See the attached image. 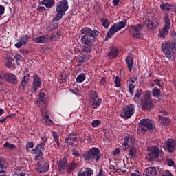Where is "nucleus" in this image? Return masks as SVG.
Masks as SVG:
<instances>
[{
    "label": "nucleus",
    "instance_id": "obj_1",
    "mask_svg": "<svg viewBox=\"0 0 176 176\" xmlns=\"http://www.w3.org/2000/svg\"><path fill=\"white\" fill-rule=\"evenodd\" d=\"M81 42L83 45L82 52L84 53H90L93 50V43L97 39V36L100 35V32L96 29L91 30L90 28L85 27L80 30Z\"/></svg>",
    "mask_w": 176,
    "mask_h": 176
},
{
    "label": "nucleus",
    "instance_id": "obj_2",
    "mask_svg": "<svg viewBox=\"0 0 176 176\" xmlns=\"http://www.w3.org/2000/svg\"><path fill=\"white\" fill-rule=\"evenodd\" d=\"M162 52L170 61L175 60L176 41H165L161 45Z\"/></svg>",
    "mask_w": 176,
    "mask_h": 176
},
{
    "label": "nucleus",
    "instance_id": "obj_3",
    "mask_svg": "<svg viewBox=\"0 0 176 176\" xmlns=\"http://www.w3.org/2000/svg\"><path fill=\"white\" fill-rule=\"evenodd\" d=\"M101 156H102L101 151L97 147L91 148L82 154V157L85 160L91 162L92 163H98L100 159H101Z\"/></svg>",
    "mask_w": 176,
    "mask_h": 176
},
{
    "label": "nucleus",
    "instance_id": "obj_4",
    "mask_svg": "<svg viewBox=\"0 0 176 176\" xmlns=\"http://www.w3.org/2000/svg\"><path fill=\"white\" fill-rule=\"evenodd\" d=\"M69 6H68V0H62L56 3V15L54 17V21H59L65 16V12L68 10Z\"/></svg>",
    "mask_w": 176,
    "mask_h": 176
},
{
    "label": "nucleus",
    "instance_id": "obj_5",
    "mask_svg": "<svg viewBox=\"0 0 176 176\" xmlns=\"http://www.w3.org/2000/svg\"><path fill=\"white\" fill-rule=\"evenodd\" d=\"M47 143V138L46 137H41V142L35 146L32 150L31 153L34 156V160H41L42 156H43V151H45V146Z\"/></svg>",
    "mask_w": 176,
    "mask_h": 176
},
{
    "label": "nucleus",
    "instance_id": "obj_6",
    "mask_svg": "<svg viewBox=\"0 0 176 176\" xmlns=\"http://www.w3.org/2000/svg\"><path fill=\"white\" fill-rule=\"evenodd\" d=\"M153 121L151 119H142L138 126V134H144L146 131H153Z\"/></svg>",
    "mask_w": 176,
    "mask_h": 176
},
{
    "label": "nucleus",
    "instance_id": "obj_7",
    "mask_svg": "<svg viewBox=\"0 0 176 176\" xmlns=\"http://www.w3.org/2000/svg\"><path fill=\"white\" fill-rule=\"evenodd\" d=\"M127 25V20L124 19L122 21H120L117 23H114L109 30L105 36V41H108L112 36L115 35L116 32L120 31L122 28H124Z\"/></svg>",
    "mask_w": 176,
    "mask_h": 176
},
{
    "label": "nucleus",
    "instance_id": "obj_8",
    "mask_svg": "<svg viewBox=\"0 0 176 176\" xmlns=\"http://www.w3.org/2000/svg\"><path fill=\"white\" fill-rule=\"evenodd\" d=\"M135 112V107L134 104L126 105L122 109L120 116L122 119H130Z\"/></svg>",
    "mask_w": 176,
    "mask_h": 176
},
{
    "label": "nucleus",
    "instance_id": "obj_9",
    "mask_svg": "<svg viewBox=\"0 0 176 176\" xmlns=\"http://www.w3.org/2000/svg\"><path fill=\"white\" fill-rule=\"evenodd\" d=\"M176 148V141L173 138L168 139L164 143V149L169 153H173Z\"/></svg>",
    "mask_w": 176,
    "mask_h": 176
},
{
    "label": "nucleus",
    "instance_id": "obj_10",
    "mask_svg": "<svg viewBox=\"0 0 176 176\" xmlns=\"http://www.w3.org/2000/svg\"><path fill=\"white\" fill-rule=\"evenodd\" d=\"M159 156H160V150L157 146H153L148 153L147 157L148 160L153 162V160L159 159Z\"/></svg>",
    "mask_w": 176,
    "mask_h": 176
},
{
    "label": "nucleus",
    "instance_id": "obj_11",
    "mask_svg": "<svg viewBox=\"0 0 176 176\" xmlns=\"http://www.w3.org/2000/svg\"><path fill=\"white\" fill-rule=\"evenodd\" d=\"M135 136L132 134H128L124 139V142L122 143L123 146H124V151H127L129 146L131 145H135Z\"/></svg>",
    "mask_w": 176,
    "mask_h": 176
},
{
    "label": "nucleus",
    "instance_id": "obj_12",
    "mask_svg": "<svg viewBox=\"0 0 176 176\" xmlns=\"http://www.w3.org/2000/svg\"><path fill=\"white\" fill-rule=\"evenodd\" d=\"M142 25L138 24L135 26H131L129 29V32L131 34L133 38L135 39H140L141 38V29Z\"/></svg>",
    "mask_w": 176,
    "mask_h": 176
},
{
    "label": "nucleus",
    "instance_id": "obj_13",
    "mask_svg": "<svg viewBox=\"0 0 176 176\" xmlns=\"http://www.w3.org/2000/svg\"><path fill=\"white\" fill-rule=\"evenodd\" d=\"M31 77V73L28 70V68L25 69L24 76L22 78L21 85L19 86V89H22L24 90L27 87V83L30 82V78Z\"/></svg>",
    "mask_w": 176,
    "mask_h": 176
},
{
    "label": "nucleus",
    "instance_id": "obj_14",
    "mask_svg": "<svg viewBox=\"0 0 176 176\" xmlns=\"http://www.w3.org/2000/svg\"><path fill=\"white\" fill-rule=\"evenodd\" d=\"M42 87V80H41V77H39L38 74H34L33 76V82L32 89L34 93L38 89Z\"/></svg>",
    "mask_w": 176,
    "mask_h": 176
},
{
    "label": "nucleus",
    "instance_id": "obj_15",
    "mask_svg": "<svg viewBox=\"0 0 176 176\" xmlns=\"http://www.w3.org/2000/svg\"><path fill=\"white\" fill-rule=\"evenodd\" d=\"M153 107V102L152 98H142V108L144 112L150 111Z\"/></svg>",
    "mask_w": 176,
    "mask_h": 176
},
{
    "label": "nucleus",
    "instance_id": "obj_16",
    "mask_svg": "<svg viewBox=\"0 0 176 176\" xmlns=\"http://www.w3.org/2000/svg\"><path fill=\"white\" fill-rule=\"evenodd\" d=\"M30 38L28 34H25L21 36L18 40L17 42L14 44L15 47L16 49H21V47L23 46H26L27 42H28L29 39Z\"/></svg>",
    "mask_w": 176,
    "mask_h": 176
},
{
    "label": "nucleus",
    "instance_id": "obj_17",
    "mask_svg": "<svg viewBox=\"0 0 176 176\" xmlns=\"http://www.w3.org/2000/svg\"><path fill=\"white\" fill-rule=\"evenodd\" d=\"M67 162H68V158L67 157H63L61 158L58 164V168L59 173L64 174L67 171Z\"/></svg>",
    "mask_w": 176,
    "mask_h": 176
},
{
    "label": "nucleus",
    "instance_id": "obj_18",
    "mask_svg": "<svg viewBox=\"0 0 176 176\" xmlns=\"http://www.w3.org/2000/svg\"><path fill=\"white\" fill-rule=\"evenodd\" d=\"M144 176H160V170L155 167H149L143 173Z\"/></svg>",
    "mask_w": 176,
    "mask_h": 176
},
{
    "label": "nucleus",
    "instance_id": "obj_19",
    "mask_svg": "<svg viewBox=\"0 0 176 176\" xmlns=\"http://www.w3.org/2000/svg\"><path fill=\"white\" fill-rule=\"evenodd\" d=\"M3 78L8 83H11V85H16L17 83V76L12 73H6L3 74Z\"/></svg>",
    "mask_w": 176,
    "mask_h": 176
},
{
    "label": "nucleus",
    "instance_id": "obj_20",
    "mask_svg": "<svg viewBox=\"0 0 176 176\" xmlns=\"http://www.w3.org/2000/svg\"><path fill=\"white\" fill-rule=\"evenodd\" d=\"M41 116L43 118L42 122L45 126H50L54 124V122L50 118V117L49 116V114H47V113L42 111Z\"/></svg>",
    "mask_w": 176,
    "mask_h": 176
},
{
    "label": "nucleus",
    "instance_id": "obj_21",
    "mask_svg": "<svg viewBox=\"0 0 176 176\" xmlns=\"http://www.w3.org/2000/svg\"><path fill=\"white\" fill-rule=\"evenodd\" d=\"M102 104V99L101 98H97L89 101V108L92 109H97Z\"/></svg>",
    "mask_w": 176,
    "mask_h": 176
},
{
    "label": "nucleus",
    "instance_id": "obj_22",
    "mask_svg": "<svg viewBox=\"0 0 176 176\" xmlns=\"http://www.w3.org/2000/svg\"><path fill=\"white\" fill-rule=\"evenodd\" d=\"M78 167H79V164L73 161L70 164H67L66 171L67 174H71V173H72V171H75Z\"/></svg>",
    "mask_w": 176,
    "mask_h": 176
},
{
    "label": "nucleus",
    "instance_id": "obj_23",
    "mask_svg": "<svg viewBox=\"0 0 176 176\" xmlns=\"http://www.w3.org/2000/svg\"><path fill=\"white\" fill-rule=\"evenodd\" d=\"M118 56H119V50L116 47H113L108 54L109 60H113V58H116Z\"/></svg>",
    "mask_w": 176,
    "mask_h": 176
},
{
    "label": "nucleus",
    "instance_id": "obj_24",
    "mask_svg": "<svg viewBox=\"0 0 176 176\" xmlns=\"http://www.w3.org/2000/svg\"><path fill=\"white\" fill-rule=\"evenodd\" d=\"M126 63L127 64L128 69L131 72L134 65V57L131 55H128L126 58Z\"/></svg>",
    "mask_w": 176,
    "mask_h": 176
},
{
    "label": "nucleus",
    "instance_id": "obj_25",
    "mask_svg": "<svg viewBox=\"0 0 176 176\" xmlns=\"http://www.w3.org/2000/svg\"><path fill=\"white\" fill-rule=\"evenodd\" d=\"M160 9L162 10V12H170V10L173 11V9H174V6L173 3L168 4L162 2L160 5Z\"/></svg>",
    "mask_w": 176,
    "mask_h": 176
},
{
    "label": "nucleus",
    "instance_id": "obj_26",
    "mask_svg": "<svg viewBox=\"0 0 176 176\" xmlns=\"http://www.w3.org/2000/svg\"><path fill=\"white\" fill-rule=\"evenodd\" d=\"M159 25V20L157 19H153V20L148 21L147 23V27L149 30H156Z\"/></svg>",
    "mask_w": 176,
    "mask_h": 176
},
{
    "label": "nucleus",
    "instance_id": "obj_27",
    "mask_svg": "<svg viewBox=\"0 0 176 176\" xmlns=\"http://www.w3.org/2000/svg\"><path fill=\"white\" fill-rule=\"evenodd\" d=\"M49 166H50L49 163L44 162L43 164H41L38 166L37 170H38V172L42 173H47L49 171Z\"/></svg>",
    "mask_w": 176,
    "mask_h": 176
},
{
    "label": "nucleus",
    "instance_id": "obj_28",
    "mask_svg": "<svg viewBox=\"0 0 176 176\" xmlns=\"http://www.w3.org/2000/svg\"><path fill=\"white\" fill-rule=\"evenodd\" d=\"M76 140H78L77 137L69 135L68 137L65 140V142L70 146H74V144L76 142Z\"/></svg>",
    "mask_w": 176,
    "mask_h": 176
},
{
    "label": "nucleus",
    "instance_id": "obj_29",
    "mask_svg": "<svg viewBox=\"0 0 176 176\" xmlns=\"http://www.w3.org/2000/svg\"><path fill=\"white\" fill-rule=\"evenodd\" d=\"M40 4L43 5L47 8H50L56 5V1L54 0H43L41 1Z\"/></svg>",
    "mask_w": 176,
    "mask_h": 176
},
{
    "label": "nucleus",
    "instance_id": "obj_30",
    "mask_svg": "<svg viewBox=\"0 0 176 176\" xmlns=\"http://www.w3.org/2000/svg\"><path fill=\"white\" fill-rule=\"evenodd\" d=\"M52 134L57 148L58 149H61V144L60 143V138L58 137V133L56 131H52Z\"/></svg>",
    "mask_w": 176,
    "mask_h": 176
},
{
    "label": "nucleus",
    "instance_id": "obj_31",
    "mask_svg": "<svg viewBox=\"0 0 176 176\" xmlns=\"http://www.w3.org/2000/svg\"><path fill=\"white\" fill-rule=\"evenodd\" d=\"M47 97L46 96V94L41 92L38 95V98L36 100L38 105H42V104H45V100H46Z\"/></svg>",
    "mask_w": 176,
    "mask_h": 176
},
{
    "label": "nucleus",
    "instance_id": "obj_32",
    "mask_svg": "<svg viewBox=\"0 0 176 176\" xmlns=\"http://www.w3.org/2000/svg\"><path fill=\"white\" fill-rule=\"evenodd\" d=\"M94 173L93 169L87 168L84 171H80L78 176H91Z\"/></svg>",
    "mask_w": 176,
    "mask_h": 176
},
{
    "label": "nucleus",
    "instance_id": "obj_33",
    "mask_svg": "<svg viewBox=\"0 0 176 176\" xmlns=\"http://www.w3.org/2000/svg\"><path fill=\"white\" fill-rule=\"evenodd\" d=\"M8 168V164L4 158H0V174L5 173V170Z\"/></svg>",
    "mask_w": 176,
    "mask_h": 176
},
{
    "label": "nucleus",
    "instance_id": "obj_34",
    "mask_svg": "<svg viewBox=\"0 0 176 176\" xmlns=\"http://www.w3.org/2000/svg\"><path fill=\"white\" fill-rule=\"evenodd\" d=\"M56 21H54V18L52 22L47 27V31L52 32L57 29V27H58V23H56Z\"/></svg>",
    "mask_w": 176,
    "mask_h": 176
},
{
    "label": "nucleus",
    "instance_id": "obj_35",
    "mask_svg": "<svg viewBox=\"0 0 176 176\" xmlns=\"http://www.w3.org/2000/svg\"><path fill=\"white\" fill-rule=\"evenodd\" d=\"M159 120L163 126L167 127L168 124H170V118H164L162 116H159Z\"/></svg>",
    "mask_w": 176,
    "mask_h": 176
},
{
    "label": "nucleus",
    "instance_id": "obj_36",
    "mask_svg": "<svg viewBox=\"0 0 176 176\" xmlns=\"http://www.w3.org/2000/svg\"><path fill=\"white\" fill-rule=\"evenodd\" d=\"M168 31H170V29L162 28L161 30H160L158 36L160 38H166V36L168 35Z\"/></svg>",
    "mask_w": 176,
    "mask_h": 176
},
{
    "label": "nucleus",
    "instance_id": "obj_37",
    "mask_svg": "<svg viewBox=\"0 0 176 176\" xmlns=\"http://www.w3.org/2000/svg\"><path fill=\"white\" fill-rule=\"evenodd\" d=\"M46 41H47V36H46L45 35H42L38 37H36L34 39V41L36 43H46Z\"/></svg>",
    "mask_w": 176,
    "mask_h": 176
},
{
    "label": "nucleus",
    "instance_id": "obj_38",
    "mask_svg": "<svg viewBox=\"0 0 176 176\" xmlns=\"http://www.w3.org/2000/svg\"><path fill=\"white\" fill-rule=\"evenodd\" d=\"M128 149L129 151L130 157H135V155H137V148H135V144L129 146Z\"/></svg>",
    "mask_w": 176,
    "mask_h": 176
},
{
    "label": "nucleus",
    "instance_id": "obj_39",
    "mask_svg": "<svg viewBox=\"0 0 176 176\" xmlns=\"http://www.w3.org/2000/svg\"><path fill=\"white\" fill-rule=\"evenodd\" d=\"M98 98V92L97 91L91 90L89 91V96L88 98V101H91Z\"/></svg>",
    "mask_w": 176,
    "mask_h": 176
},
{
    "label": "nucleus",
    "instance_id": "obj_40",
    "mask_svg": "<svg viewBox=\"0 0 176 176\" xmlns=\"http://www.w3.org/2000/svg\"><path fill=\"white\" fill-rule=\"evenodd\" d=\"M151 93L153 94V96H154L155 98H159V97L162 96V91H160V89L157 87H154L152 89Z\"/></svg>",
    "mask_w": 176,
    "mask_h": 176
},
{
    "label": "nucleus",
    "instance_id": "obj_41",
    "mask_svg": "<svg viewBox=\"0 0 176 176\" xmlns=\"http://www.w3.org/2000/svg\"><path fill=\"white\" fill-rule=\"evenodd\" d=\"M164 23H165V25L164 28L170 30V28L171 27V19H170V16H168V15H166L164 17Z\"/></svg>",
    "mask_w": 176,
    "mask_h": 176
},
{
    "label": "nucleus",
    "instance_id": "obj_42",
    "mask_svg": "<svg viewBox=\"0 0 176 176\" xmlns=\"http://www.w3.org/2000/svg\"><path fill=\"white\" fill-rule=\"evenodd\" d=\"M85 79H86V75L82 73L77 76L76 82L78 83H82V82H85Z\"/></svg>",
    "mask_w": 176,
    "mask_h": 176
},
{
    "label": "nucleus",
    "instance_id": "obj_43",
    "mask_svg": "<svg viewBox=\"0 0 176 176\" xmlns=\"http://www.w3.org/2000/svg\"><path fill=\"white\" fill-rule=\"evenodd\" d=\"M100 21L102 23V25L105 28H108L109 27V21L107 18H101Z\"/></svg>",
    "mask_w": 176,
    "mask_h": 176
},
{
    "label": "nucleus",
    "instance_id": "obj_44",
    "mask_svg": "<svg viewBox=\"0 0 176 176\" xmlns=\"http://www.w3.org/2000/svg\"><path fill=\"white\" fill-rule=\"evenodd\" d=\"M3 148H8V149H10L11 151L16 149V145L12 144L10 143H9V142H6L3 145Z\"/></svg>",
    "mask_w": 176,
    "mask_h": 176
},
{
    "label": "nucleus",
    "instance_id": "obj_45",
    "mask_svg": "<svg viewBox=\"0 0 176 176\" xmlns=\"http://www.w3.org/2000/svg\"><path fill=\"white\" fill-rule=\"evenodd\" d=\"M141 94H142V89H138L133 100L135 102H137V101H138V100H140V98H141Z\"/></svg>",
    "mask_w": 176,
    "mask_h": 176
},
{
    "label": "nucleus",
    "instance_id": "obj_46",
    "mask_svg": "<svg viewBox=\"0 0 176 176\" xmlns=\"http://www.w3.org/2000/svg\"><path fill=\"white\" fill-rule=\"evenodd\" d=\"M92 127H98L99 126H101V120H94L91 122Z\"/></svg>",
    "mask_w": 176,
    "mask_h": 176
},
{
    "label": "nucleus",
    "instance_id": "obj_47",
    "mask_svg": "<svg viewBox=\"0 0 176 176\" xmlns=\"http://www.w3.org/2000/svg\"><path fill=\"white\" fill-rule=\"evenodd\" d=\"M72 154L73 156H75V157H82V155L79 153V151L75 148L72 149Z\"/></svg>",
    "mask_w": 176,
    "mask_h": 176
},
{
    "label": "nucleus",
    "instance_id": "obj_48",
    "mask_svg": "<svg viewBox=\"0 0 176 176\" xmlns=\"http://www.w3.org/2000/svg\"><path fill=\"white\" fill-rule=\"evenodd\" d=\"M134 89H135V85L133 84L131 82H129V90L130 94H131V96H133V94L134 93Z\"/></svg>",
    "mask_w": 176,
    "mask_h": 176
},
{
    "label": "nucleus",
    "instance_id": "obj_49",
    "mask_svg": "<svg viewBox=\"0 0 176 176\" xmlns=\"http://www.w3.org/2000/svg\"><path fill=\"white\" fill-rule=\"evenodd\" d=\"M88 60H89V56L86 55L80 56L79 63H86V61H88Z\"/></svg>",
    "mask_w": 176,
    "mask_h": 176
},
{
    "label": "nucleus",
    "instance_id": "obj_50",
    "mask_svg": "<svg viewBox=\"0 0 176 176\" xmlns=\"http://www.w3.org/2000/svg\"><path fill=\"white\" fill-rule=\"evenodd\" d=\"M153 82H155L156 86H159L160 87H163V85H164L162 82V80L160 79H155L153 80Z\"/></svg>",
    "mask_w": 176,
    "mask_h": 176
},
{
    "label": "nucleus",
    "instance_id": "obj_51",
    "mask_svg": "<svg viewBox=\"0 0 176 176\" xmlns=\"http://www.w3.org/2000/svg\"><path fill=\"white\" fill-rule=\"evenodd\" d=\"M114 83L116 87H120V86H122V84H120V78H119V76H116Z\"/></svg>",
    "mask_w": 176,
    "mask_h": 176
},
{
    "label": "nucleus",
    "instance_id": "obj_52",
    "mask_svg": "<svg viewBox=\"0 0 176 176\" xmlns=\"http://www.w3.org/2000/svg\"><path fill=\"white\" fill-rule=\"evenodd\" d=\"M14 58L17 65H20V60H21V55L16 54L14 56Z\"/></svg>",
    "mask_w": 176,
    "mask_h": 176
},
{
    "label": "nucleus",
    "instance_id": "obj_53",
    "mask_svg": "<svg viewBox=\"0 0 176 176\" xmlns=\"http://www.w3.org/2000/svg\"><path fill=\"white\" fill-rule=\"evenodd\" d=\"M166 163L169 167H173L175 165V162L171 159L166 160Z\"/></svg>",
    "mask_w": 176,
    "mask_h": 176
},
{
    "label": "nucleus",
    "instance_id": "obj_54",
    "mask_svg": "<svg viewBox=\"0 0 176 176\" xmlns=\"http://www.w3.org/2000/svg\"><path fill=\"white\" fill-rule=\"evenodd\" d=\"M29 148H30V149H32V148H34V142H29L28 143H27L26 151H28Z\"/></svg>",
    "mask_w": 176,
    "mask_h": 176
},
{
    "label": "nucleus",
    "instance_id": "obj_55",
    "mask_svg": "<svg viewBox=\"0 0 176 176\" xmlns=\"http://www.w3.org/2000/svg\"><path fill=\"white\" fill-rule=\"evenodd\" d=\"M5 14V7L2 5H0V19Z\"/></svg>",
    "mask_w": 176,
    "mask_h": 176
},
{
    "label": "nucleus",
    "instance_id": "obj_56",
    "mask_svg": "<svg viewBox=\"0 0 176 176\" xmlns=\"http://www.w3.org/2000/svg\"><path fill=\"white\" fill-rule=\"evenodd\" d=\"M142 98H151V91L147 90L144 92V96Z\"/></svg>",
    "mask_w": 176,
    "mask_h": 176
},
{
    "label": "nucleus",
    "instance_id": "obj_57",
    "mask_svg": "<svg viewBox=\"0 0 176 176\" xmlns=\"http://www.w3.org/2000/svg\"><path fill=\"white\" fill-rule=\"evenodd\" d=\"M72 93L76 94V96H79V88L75 87L74 89H71Z\"/></svg>",
    "mask_w": 176,
    "mask_h": 176
},
{
    "label": "nucleus",
    "instance_id": "obj_58",
    "mask_svg": "<svg viewBox=\"0 0 176 176\" xmlns=\"http://www.w3.org/2000/svg\"><path fill=\"white\" fill-rule=\"evenodd\" d=\"M45 10H46V8H45L44 6H38L37 7V12H39V13H41L42 12H45Z\"/></svg>",
    "mask_w": 176,
    "mask_h": 176
},
{
    "label": "nucleus",
    "instance_id": "obj_59",
    "mask_svg": "<svg viewBox=\"0 0 176 176\" xmlns=\"http://www.w3.org/2000/svg\"><path fill=\"white\" fill-rule=\"evenodd\" d=\"M129 83H132L133 85H137L138 83V81H137V78L133 77L130 79Z\"/></svg>",
    "mask_w": 176,
    "mask_h": 176
},
{
    "label": "nucleus",
    "instance_id": "obj_60",
    "mask_svg": "<svg viewBox=\"0 0 176 176\" xmlns=\"http://www.w3.org/2000/svg\"><path fill=\"white\" fill-rule=\"evenodd\" d=\"M4 82H3V73L0 72V86H3Z\"/></svg>",
    "mask_w": 176,
    "mask_h": 176
},
{
    "label": "nucleus",
    "instance_id": "obj_61",
    "mask_svg": "<svg viewBox=\"0 0 176 176\" xmlns=\"http://www.w3.org/2000/svg\"><path fill=\"white\" fill-rule=\"evenodd\" d=\"M100 83L102 86H104V85H105V83H107V78L102 77L101 78V80H100Z\"/></svg>",
    "mask_w": 176,
    "mask_h": 176
},
{
    "label": "nucleus",
    "instance_id": "obj_62",
    "mask_svg": "<svg viewBox=\"0 0 176 176\" xmlns=\"http://www.w3.org/2000/svg\"><path fill=\"white\" fill-rule=\"evenodd\" d=\"M113 153L114 156L120 155V150L119 148H116V150H114L113 151Z\"/></svg>",
    "mask_w": 176,
    "mask_h": 176
},
{
    "label": "nucleus",
    "instance_id": "obj_63",
    "mask_svg": "<svg viewBox=\"0 0 176 176\" xmlns=\"http://www.w3.org/2000/svg\"><path fill=\"white\" fill-rule=\"evenodd\" d=\"M164 176H174L173 175V173L170 172L168 170H166L165 172V175Z\"/></svg>",
    "mask_w": 176,
    "mask_h": 176
},
{
    "label": "nucleus",
    "instance_id": "obj_64",
    "mask_svg": "<svg viewBox=\"0 0 176 176\" xmlns=\"http://www.w3.org/2000/svg\"><path fill=\"white\" fill-rule=\"evenodd\" d=\"M170 36H171V38H173V39H175V40H173V41H176V32H175V31H173V32L171 33Z\"/></svg>",
    "mask_w": 176,
    "mask_h": 176
}]
</instances>
